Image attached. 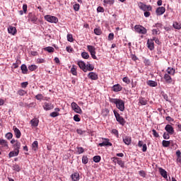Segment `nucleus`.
Returning <instances> with one entry per match:
<instances>
[{"label":"nucleus","instance_id":"obj_42","mask_svg":"<svg viewBox=\"0 0 181 181\" xmlns=\"http://www.w3.org/2000/svg\"><path fill=\"white\" fill-rule=\"evenodd\" d=\"M153 35H160V30L159 28H155L152 30Z\"/></svg>","mask_w":181,"mask_h":181},{"label":"nucleus","instance_id":"obj_27","mask_svg":"<svg viewBox=\"0 0 181 181\" xmlns=\"http://www.w3.org/2000/svg\"><path fill=\"white\" fill-rule=\"evenodd\" d=\"M19 155V151L14 150L11 151L8 154L9 158H13V156H18Z\"/></svg>","mask_w":181,"mask_h":181},{"label":"nucleus","instance_id":"obj_52","mask_svg":"<svg viewBox=\"0 0 181 181\" xmlns=\"http://www.w3.org/2000/svg\"><path fill=\"white\" fill-rule=\"evenodd\" d=\"M74 120L76 121V122H80L81 119H80V115H75L74 116Z\"/></svg>","mask_w":181,"mask_h":181},{"label":"nucleus","instance_id":"obj_5","mask_svg":"<svg viewBox=\"0 0 181 181\" xmlns=\"http://www.w3.org/2000/svg\"><path fill=\"white\" fill-rule=\"evenodd\" d=\"M134 29L137 33H140L141 35H146V28L142 25H135Z\"/></svg>","mask_w":181,"mask_h":181},{"label":"nucleus","instance_id":"obj_24","mask_svg":"<svg viewBox=\"0 0 181 181\" xmlns=\"http://www.w3.org/2000/svg\"><path fill=\"white\" fill-rule=\"evenodd\" d=\"M164 80H165V82L168 84H170L172 83V77L170 76V75H168V74H165L164 75Z\"/></svg>","mask_w":181,"mask_h":181},{"label":"nucleus","instance_id":"obj_4","mask_svg":"<svg viewBox=\"0 0 181 181\" xmlns=\"http://www.w3.org/2000/svg\"><path fill=\"white\" fill-rule=\"evenodd\" d=\"M139 8L144 11V12L152 11V6L151 5H146L142 2H140L139 4Z\"/></svg>","mask_w":181,"mask_h":181},{"label":"nucleus","instance_id":"obj_48","mask_svg":"<svg viewBox=\"0 0 181 181\" xmlns=\"http://www.w3.org/2000/svg\"><path fill=\"white\" fill-rule=\"evenodd\" d=\"M36 69H37V66L36 65L33 64L28 66V69L30 70V71H35Z\"/></svg>","mask_w":181,"mask_h":181},{"label":"nucleus","instance_id":"obj_47","mask_svg":"<svg viewBox=\"0 0 181 181\" xmlns=\"http://www.w3.org/2000/svg\"><path fill=\"white\" fill-rule=\"evenodd\" d=\"M17 94H18V95L23 96L25 95V94H26V91L23 90V89H20L18 90Z\"/></svg>","mask_w":181,"mask_h":181},{"label":"nucleus","instance_id":"obj_11","mask_svg":"<svg viewBox=\"0 0 181 181\" xmlns=\"http://www.w3.org/2000/svg\"><path fill=\"white\" fill-rule=\"evenodd\" d=\"M165 129L170 135H173V134H175V129H173V127L170 124H167L165 127Z\"/></svg>","mask_w":181,"mask_h":181},{"label":"nucleus","instance_id":"obj_57","mask_svg":"<svg viewBox=\"0 0 181 181\" xmlns=\"http://www.w3.org/2000/svg\"><path fill=\"white\" fill-rule=\"evenodd\" d=\"M122 80H123L124 83H126V84H129V83H131V81L129 80V78H128V77H124Z\"/></svg>","mask_w":181,"mask_h":181},{"label":"nucleus","instance_id":"obj_16","mask_svg":"<svg viewBox=\"0 0 181 181\" xmlns=\"http://www.w3.org/2000/svg\"><path fill=\"white\" fill-rule=\"evenodd\" d=\"M13 129L14 131L16 138L19 139V138H21V136L22 135V133H21V130H19V129H18V127H16V126L13 127Z\"/></svg>","mask_w":181,"mask_h":181},{"label":"nucleus","instance_id":"obj_19","mask_svg":"<svg viewBox=\"0 0 181 181\" xmlns=\"http://www.w3.org/2000/svg\"><path fill=\"white\" fill-rule=\"evenodd\" d=\"M147 47L148 49H149V50H153V49H155V46L153 44V40L151 39V40H148L147 41Z\"/></svg>","mask_w":181,"mask_h":181},{"label":"nucleus","instance_id":"obj_9","mask_svg":"<svg viewBox=\"0 0 181 181\" xmlns=\"http://www.w3.org/2000/svg\"><path fill=\"white\" fill-rule=\"evenodd\" d=\"M113 162L115 163H117L119 166L122 167V169H124V168H125V163L124 161H122V160H121L119 158L115 157L113 158Z\"/></svg>","mask_w":181,"mask_h":181},{"label":"nucleus","instance_id":"obj_50","mask_svg":"<svg viewBox=\"0 0 181 181\" xmlns=\"http://www.w3.org/2000/svg\"><path fill=\"white\" fill-rule=\"evenodd\" d=\"M162 26H163L162 23H158L153 25V28H156V29H162Z\"/></svg>","mask_w":181,"mask_h":181},{"label":"nucleus","instance_id":"obj_15","mask_svg":"<svg viewBox=\"0 0 181 181\" xmlns=\"http://www.w3.org/2000/svg\"><path fill=\"white\" fill-rule=\"evenodd\" d=\"M18 32V30H16V28L10 25L8 28V33H10V35H13V36H15V35H16V33Z\"/></svg>","mask_w":181,"mask_h":181},{"label":"nucleus","instance_id":"obj_14","mask_svg":"<svg viewBox=\"0 0 181 181\" xmlns=\"http://www.w3.org/2000/svg\"><path fill=\"white\" fill-rule=\"evenodd\" d=\"M43 108L44 110H45V111H49L50 110H53L54 107L53 106V104L50 103H45L43 105Z\"/></svg>","mask_w":181,"mask_h":181},{"label":"nucleus","instance_id":"obj_3","mask_svg":"<svg viewBox=\"0 0 181 181\" xmlns=\"http://www.w3.org/2000/svg\"><path fill=\"white\" fill-rule=\"evenodd\" d=\"M87 49L88 50V52H90L91 57L94 59V60H97V56H95V47L92 46V45H88L87 46Z\"/></svg>","mask_w":181,"mask_h":181},{"label":"nucleus","instance_id":"obj_22","mask_svg":"<svg viewBox=\"0 0 181 181\" xmlns=\"http://www.w3.org/2000/svg\"><path fill=\"white\" fill-rule=\"evenodd\" d=\"M71 180L73 181H78V180H80V174L78 172L73 173L71 175Z\"/></svg>","mask_w":181,"mask_h":181},{"label":"nucleus","instance_id":"obj_33","mask_svg":"<svg viewBox=\"0 0 181 181\" xmlns=\"http://www.w3.org/2000/svg\"><path fill=\"white\" fill-rule=\"evenodd\" d=\"M14 151H19L21 149V142L16 141V144L13 145Z\"/></svg>","mask_w":181,"mask_h":181},{"label":"nucleus","instance_id":"obj_44","mask_svg":"<svg viewBox=\"0 0 181 181\" xmlns=\"http://www.w3.org/2000/svg\"><path fill=\"white\" fill-rule=\"evenodd\" d=\"M35 98L38 101H42V100H43V98H45V96H43L41 93H39L37 95H35Z\"/></svg>","mask_w":181,"mask_h":181},{"label":"nucleus","instance_id":"obj_53","mask_svg":"<svg viewBox=\"0 0 181 181\" xmlns=\"http://www.w3.org/2000/svg\"><path fill=\"white\" fill-rule=\"evenodd\" d=\"M119 100V99H117V98L110 99V102L112 103V104H115V105H117V103H118Z\"/></svg>","mask_w":181,"mask_h":181},{"label":"nucleus","instance_id":"obj_17","mask_svg":"<svg viewBox=\"0 0 181 181\" xmlns=\"http://www.w3.org/2000/svg\"><path fill=\"white\" fill-rule=\"evenodd\" d=\"M88 77L90 80H98V74H97L95 72H90L88 74Z\"/></svg>","mask_w":181,"mask_h":181},{"label":"nucleus","instance_id":"obj_62","mask_svg":"<svg viewBox=\"0 0 181 181\" xmlns=\"http://www.w3.org/2000/svg\"><path fill=\"white\" fill-rule=\"evenodd\" d=\"M109 40H114V33H111L108 35Z\"/></svg>","mask_w":181,"mask_h":181},{"label":"nucleus","instance_id":"obj_59","mask_svg":"<svg viewBox=\"0 0 181 181\" xmlns=\"http://www.w3.org/2000/svg\"><path fill=\"white\" fill-rule=\"evenodd\" d=\"M29 83L28 81L21 83L22 88H26L28 86Z\"/></svg>","mask_w":181,"mask_h":181},{"label":"nucleus","instance_id":"obj_6","mask_svg":"<svg viewBox=\"0 0 181 181\" xmlns=\"http://www.w3.org/2000/svg\"><path fill=\"white\" fill-rule=\"evenodd\" d=\"M71 105L75 112L77 114H83V110H81V108L78 105H77V103H76V102H73Z\"/></svg>","mask_w":181,"mask_h":181},{"label":"nucleus","instance_id":"obj_58","mask_svg":"<svg viewBox=\"0 0 181 181\" xmlns=\"http://www.w3.org/2000/svg\"><path fill=\"white\" fill-rule=\"evenodd\" d=\"M162 95L165 101H169V97L168 96V94L165 93V92H163Z\"/></svg>","mask_w":181,"mask_h":181},{"label":"nucleus","instance_id":"obj_45","mask_svg":"<svg viewBox=\"0 0 181 181\" xmlns=\"http://www.w3.org/2000/svg\"><path fill=\"white\" fill-rule=\"evenodd\" d=\"M94 33H95L98 36H100V35H101V33H103V31H101L100 28H95Z\"/></svg>","mask_w":181,"mask_h":181},{"label":"nucleus","instance_id":"obj_34","mask_svg":"<svg viewBox=\"0 0 181 181\" xmlns=\"http://www.w3.org/2000/svg\"><path fill=\"white\" fill-rule=\"evenodd\" d=\"M93 70H94V66L88 62L86 64V71H93Z\"/></svg>","mask_w":181,"mask_h":181},{"label":"nucleus","instance_id":"obj_55","mask_svg":"<svg viewBox=\"0 0 181 181\" xmlns=\"http://www.w3.org/2000/svg\"><path fill=\"white\" fill-rule=\"evenodd\" d=\"M74 9L76 11V12H78L80 11V4H76L74 5Z\"/></svg>","mask_w":181,"mask_h":181},{"label":"nucleus","instance_id":"obj_25","mask_svg":"<svg viewBox=\"0 0 181 181\" xmlns=\"http://www.w3.org/2000/svg\"><path fill=\"white\" fill-rule=\"evenodd\" d=\"M173 27L174 29H177V30H180L181 29V23H179L177 21H175L173 24Z\"/></svg>","mask_w":181,"mask_h":181},{"label":"nucleus","instance_id":"obj_43","mask_svg":"<svg viewBox=\"0 0 181 181\" xmlns=\"http://www.w3.org/2000/svg\"><path fill=\"white\" fill-rule=\"evenodd\" d=\"M101 160V156H95L93 157V162H95V163H98Z\"/></svg>","mask_w":181,"mask_h":181},{"label":"nucleus","instance_id":"obj_41","mask_svg":"<svg viewBox=\"0 0 181 181\" xmlns=\"http://www.w3.org/2000/svg\"><path fill=\"white\" fill-rule=\"evenodd\" d=\"M81 57H83V59H87L90 58V54H88V52H83L81 53Z\"/></svg>","mask_w":181,"mask_h":181},{"label":"nucleus","instance_id":"obj_21","mask_svg":"<svg viewBox=\"0 0 181 181\" xmlns=\"http://www.w3.org/2000/svg\"><path fill=\"white\" fill-rule=\"evenodd\" d=\"M112 90L115 91V93H118V91L122 90V86L119 84H116L112 86Z\"/></svg>","mask_w":181,"mask_h":181},{"label":"nucleus","instance_id":"obj_28","mask_svg":"<svg viewBox=\"0 0 181 181\" xmlns=\"http://www.w3.org/2000/svg\"><path fill=\"white\" fill-rule=\"evenodd\" d=\"M175 71H176V70H175V69H173V68L168 67L167 69V73H168V74H170V76H175Z\"/></svg>","mask_w":181,"mask_h":181},{"label":"nucleus","instance_id":"obj_35","mask_svg":"<svg viewBox=\"0 0 181 181\" xmlns=\"http://www.w3.org/2000/svg\"><path fill=\"white\" fill-rule=\"evenodd\" d=\"M139 104H141V105H146V104H148V100H146L145 98H141L139 99Z\"/></svg>","mask_w":181,"mask_h":181},{"label":"nucleus","instance_id":"obj_37","mask_svg":"<svg viewBox=\"0 0 181 181\" xmlns=\"http://www.w3.org/2000/svg\"><path fill=\"white\" fill-rule=\"evenodd\" d=\"M33 151H37V147L39 146V143L37 142V141H35L33 144Z\"/></svg>","mask_w":181,"mask_h":181},{"label":"nucleus","instance_id":"obj_30","mask_svg":"<svg viewBox=\"0 0 181 181\" xmlns=\"http://www.w3.org/2000/svg\"><path fill=\"white\" fill-rule=\"evenodd\" d=\"M147 84L150 86V87H156L158 86V82L154 81H148Z\"/></svg>","mask_w":181,"mask_h":181},{"label":"nucleus","instance_id":"obj_1","mask_svg":"<svg viewBox=\"0 0 181 181\" xmlns=\"http://www.w3.org/2000/svg\"><path fill=\"white\" fill-rule=\"evenodd\" d=\"M113 112L117 122L124 127V125H125V119H124L122 116L119 115V113L116 110H114Z\"/></svg>","mask_w":181,"mask_h":181},{"label":"nucleus","instance_id":"obj_20","mask_svg":"<svg viewBox=\"0 0 181 181\" xmlns=\"http://www.w3.org/2000/svg\"><path fill=\"white\" fill-rule=\"evenodd\" d=\"M123 142H124L126 145H131V142H132V139L131 138V136H125L124 137H123Z\"/></svg>","mask_w":181,"mask_h":181},{"label":"nucleus","instance_id":"obj_39","mask_svg":"<svg viewBox=\"0 0 181 181\" xmlns=\"http://www.w3.org/2000/svg\"><path fill=\"white\" fill-rule=\"evenodd\" d=\"M13 170H15L16 172H21V166L18 164H14L13 165Z\"/></svg>","mask_w":181,"mask_h":181},{"label":"nucleus","instance_id":"obj_38","mask_svg":"<svg viewBox=\"0 0 181 181\" xmlns=\"http://www.w3.org/2000/svg\"><path fill=\"white\" fill-rule=\"evenodd\" d=\"M115 2V0H104L103 3L105 4V5H114V3Z\"/></svg>","mask_w":181,"mask_h":181},{"label":"nucleus","instance_id":"obj_54","mask_svg":"<svg viewBox=\"0 0 181 181\" xmlns=\"http://www.w3.org/2000/svg\"><path fill=\"white\" fill-rule=\"evenodd\" d=\"M139 175H140V176H141V177H146V173H145L144 170L139 171Z\"/></svg>","mask_w":181,"mask_h":181},{"label":"nucleus","instance_id":"obj_36","mask_svg":"<svg viewBox=\"0 0 181 181\" xmlns=\"http://www.w3.org/2000/svg\"><path fill=\"white\" fill-rule=\"evenodd\" d=\"M162 144H163V146H164V148H168V147L170 146V141L163 140Z\"/></svg>","mask_w":181,"mask_h":181},{"label":"nucleus","instance_id":"obj_49","mask_svg":"<svg viewBox=\"0 0 181 181\" xmlns=\"http://www.w3.org/2000/svg\"><path fill=\"white\" fill-rule=\"evenodd\" d=\"M76 149L79 155L81 153H84V148L83 147H77Z\"/></svg>","mask_w":181,"mask_h":181},{"label":"nucleus","instance_id":"obj_51","mask_svg":"<svg viewBox=\"0 0 181 181\" xmlns=\"http://www.w3.org/2000/svg\"><path fill=\"white\" fill-rule=\"evenodd\" d=\"M67 40L68 42H73L74 40V39L73 38V35L71 34H68L67 35Z\"/></svg>","mask_w":181,"mask_h":181},{"label":"nucleus","instance_id":"obj_29","mask_svg":"<svg viewBox=\"0 0 181 181\" xmlns=\"http://www.w3.org/2000/svg\"><path fill=\"white\" fill-rule=\"evenodd\" d=\"M21 69L23 74H28V66H26V64H22Z\"/></svg>","mask_w":181,"mask_h":181},{"label":"nucleus","instance_id":"obj_64","mask_svg":"<svg viewBox=\"0 0 181 181\" xmlns=\"http://www.w3.org/2000/svg\"><path fill=\"white\" fill-rule=\"evenodd\" d=\"M97 11H98V12L103 13L104 12V8L101 7V6H98V8H97Z\"/></svg>","mask_w":181,"mask_h":181},{"label":"nucleus","instance_id":"obj_61","mask_svg":"<svg viewBox=\"0 0 181 181\" xmlns=\"http://www.w3.org/2000/svg\"><path fill=\"white\" fill-rule=\"evenodd\" d=\"M152 132H153V136H155L156 138H159V134L157 133L156 130L153 129Z\"/></svg>","mask_w":181,"mask_h":181},{"label":"nucleus","instance_id":"obj_23","mask_svg":"<svg viewBox=\"0 0 181 181\" xmlns=\"http://www.w3.org/2000/svg\"><path fill=\"white\" fill-rule=\"evenodd\" d=\"M158 170L160 172V175H161V176H163V177H164L165 179H167L168 173L166 172V170H165V169H163L162 168H159Z\"/></svg>","mask_w":181,"mask_h":181},{"label":"nucleus","instance_id":"obj_2","mask_svg":"<svg viewBox=\"0 0 181 181\" xmlns=\"http://www.w3.org/2000/svg\"><path fill=\"white\" fill-rule=\"evenodd\" d=\"M45 19L47 22H49V23H57L59 22V18L54 16L47 15L45 16Z\"/></svg>","mask_w":181,"mask_h":181},{"label":"nucleus","instance_id":"obj_13","mask_svg":"<svg viewBox=\"0 0 181 181\" xmlns=\"http://www.w3.org/2000/svg\"><path fill=\"white\" fill-rule=\"evenodd\" d=\"M28 21H30L33 23H35L37 21V17L33 13H28Z\"/></svg>","mask_w":181,"mask_h":181},{"label":"nucleus","instance_id":"obj_7","mask_svg":"<svg viewBox=\"0 0 181 181\" xmlns=\"http://www.w3.org/2000/svg\"><path fill=\"white\" fill-rule=\"evenodd\" d=\"M116 107L119 111H124L125 110V103H124V100L119 99L117 103H116Z\"/></svg>","mask_w":181,"mask_h":181},{"label":"nucleus","instance_id":"obj_31","mask_svg":"<svg viewBox=\"0 0 181 181\" xmlns=\"http://www.w3.org/2000/svg\"><path fill=\"white\" fill-rule=\"evenodd\" d=\"M71 73L73 74V76H77V66H76V65L72 66Z\"/></svg>","mask_w":181,"mask_h":181},{"label":"nucleus","instance_id":"obj_8","mask_svg":"<svg viewBox=\"0 0 181 181\" xmlns=\"http://www.w3.org/2000/svg\"><path fill=\"white\" fill-rule=\"evenodd\" d=\"M102 139L105 141H103L102 143H100L98 144V146H112V143L110 142L109 139L102 138Z\"/></svg>","mask_w":181,"mask_h":181},{"label":"nucleus","instance_id":"obj_56","mask_svg":"<svg viewBox=\"0 0 181 181\" xmlns=\"http://www.w3.org/2000/svg\"><path fill=\"white\" fill-rule=\"evenodd\" d=\"M13 136V134H12V133L11 132H8L6 134V139H12Z\"/></svg>","mask_w":181,"mask_h":181},{"label":"nucleus","instance_id":"obj_46","mask_svg":"<svg viewBox=\"0 0 181 181\" xmlns=\"http://www.w3.org/2000/svg\"><path fill=\"white\" fill-rule=\"evenodd\" d=\"M49 115L52 118H56V117H59V115H60V113H59L57 112H52L50 113Z\"/></svg>","mask_w":181,"mask_h":181},{"label":"nucleus","instance_id":"obj_18","mask_svg":"<svg viewBox=\"0 0 181 181\" xmlns=\"http://www.w3.org/2000/svg\"><path fill=\"white\" fill-rule=\"evenodd\" d=\"M0 148H4V149H8V141L5 139H0Z\"/></svg>","mask_w":181,"mask_h":181},{"label":"nucleus","instance_id":"obj_60","mask_svg":"<svg viewBox=\"0 0 181 181\" xmlns=\"http://www.w3.org/2000/svg\"><path fill=\"white\" fill-rule=\"evenodd\" d=\"M170 134L164 132L163 134V139H169L170 138V136H169Z\"/></svg>","mask_w":181,"mask_h":181},{"label":"nucleus","instance_id":"obj_40","mask_svg":"<svg viewBox=\"0 0 181 181\" xmlns=\"http://www.w3.org/2000/svg\"><path fill=\"white\" fill-rule=\"evenodd\" d=\"M82 163H83V165H87V163H88V157H87V156H83Z\"/></svg>","mask_w":181,"mask_h":181},{"label":"nucleus","instance_id":"obj_26","mask_svg":"<svg viewBox=\"0 0 181 181\" xmlns=\"http://www.w3.org/2000/svg\"><path fill=\"white\" fill-rule=\"evenodd\" d=\"M30 124L32 127H37V125H39V119L37 118H34L30 120Z\"/></svg>","mask_w":181,"mask_h":181},{"label":"nucleus","instance_id":"obj_63","mask_svg":"<svg viewBox=\"0 0 181 181\" xmlns=\"http://www.w3.org/2000/svg\"><path fill=\"white\" fill-rule=\"evenodd\" d=\"M144 16H145V18H149L151 16V12L150 11H144Z\"/></svg>","mask_w":181,"mask_h":181},{"label":"nucleus","instance_id":"obj_10","mask_svg":"<svg viewBox=\"0 0 181 181\" xmlns=\"http://www.w3.org/2000/svg\"><path fill=\"white\" fill-rule=\"evenodd\" d=\"M166 12V8L163 6H160L157 8L156 10V13L158 15V16H160L161 15H163Z\"/></svg>","mask_w":181,"mask_h":181},{"label":"nucleus","instance_id":"obj_12","mask_svg":"<svg viewBox=\"0 0 181 181\" xmlns=\"http://www.w3.org/2000/svg\"><path fill=\"white\" fill-rule=\"evenodd\" d=\"M78 65L81 70H83V71H84V73H87V68H86L85 62L79 61V62H78Z\"/></svg>","mask_w":181,"mask_h":181},{"label":"nucleus","instance_id":"obj_32","mask_svg":"<svg viewBox=\"0 0 181 181\" xmlns=\"http://www.w3.org/2000/svg\"><path fill=\"white\" fill-rule=\"evenodd\" d=\"M44 50L45 52H48V53H54V48L52 47H46L44 48Z\"/></svg>","mask_w":181,"mask_h":181}]
</instances>
